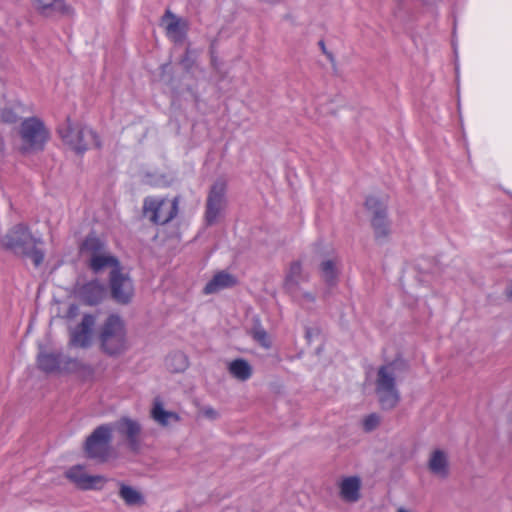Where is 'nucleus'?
Masks as SVG:
<instances>
[{
  "label": "nucleus",
  "instance_id": "nucleus-16",
  "mask_svg": "<svg viewBox=\"0 0 512 512\" xmlns=\"http://www.w3.org/2000/svg\"><path fill=\"white\" fill-rule=\"evenodd\" d=\"M34 9L44 17L71 16L72 8L65 0H32Z\"/></svg>",
  "mask_w": 512,
  "mask_h": 512
},
{
  "label": "nucleus",
  "instance_id": "nucleus-35",
  "mask_svg": "<svg viewBox=\"0 0 512 512\" xmlns=\"http://www.w3.org/2000/svg\"><path fill=\"white\" fill-rule=\"evenodd\" d=\"M301 300L303 303H314L315 295L312 292H303L301 294Z\"/></svg>",
  "mask_w": 512,
  "mask_h": 512
},
{
  "label": "nucleus",
  "instance_id": "nucleus-4",
  "mask_svg": "<svg viewBox=\"0 0 512 512\" xmlns=\"http://www.w3.org/2000/svg\"><path fill=\"white\" fill-rule=\"evenodd\" d=\"M82 254L87 257L89 268L96 274L109 269H120L118 259L106 248L105 244L96 237H87L81 246Z\"/></svg>",
  "mask_w": 512,
  "mask_h": 512
},
{
  "label": "nucleus",
  "instance_id": "nucleus-10",
  "mask_svg": "<svg viewBox=\"0 0 512 512\" xmlns=\"http://www.w3.org/2000/svg\"><path fill=\"white\" fill-rule=\"evenodd\" d=\"M227 207L226 183L217 180L210 188L206 200L204 220L207 226L216 224Z\"/></svg>",
  "mask_w": 512,
  "mask_h": 512
},
{
  "label": "nucleus",
  "instance_id": "nucleus-2",
  "mask_svg": "<svg viewBox=\"0 0 512 512\" xmlns=\"http://www.w3.org/2000/svg\"><path fill=\"white\" fill-rule=\"evenodd\" d=\"M39 242L32 236L28 227L23 224L13 226L1 240L5 249L29 257L36 267L44 260L43 251L36 248V244Z\"/></svg>",
  "mask_w": 512,
  "mask_h": 512
},
{
  "label": "nucleus",
  "instance_id": "nucleus-31",
  "mask_svg": "<svg viewBox=\"0 0 512 512\" xmlns=\"http://www.w3.org/2000/svg\"><path fill=\"white\" fill-rule=\"evenodd\" d=\"M380 424V417L376 414H370L363 420V428L366 432H371Z\"/></svg>",
  "mask_w": 512,
  "mask_h": 512
},
{
  "label": "nucleus",
  "instance_id": "nucleus-13",
  "mask_svg": "<svg viewBox=\"0 0 512 512\" xmlns=\"http://www.w3.org/2000/svg\"><path fill=\"white\" fill-rule=\"evenodd\" d=\"M65 476L78 488L83 490L101 489L106 480L100 475H89L84 467L80 465L73 466L65 472Z\"/></svg>",
  "mask_w": 512,
  "mask_h": 512
},
{
  "label": "nucleus",
  "instance_id": "nucleus-6",
  "mask_svg": "<svg viewBox=\"0 0 512 512\" xmlns=\"http://www.w3.org/2000/svg\"><path fill=\"white\" fill-rule=\"evenodd\" d=\"M178 205V197H175L173 200L147 197L143 203V215L154 224L164 225L176 217Z\"/></svg>",
  "mask_w": 512,
  "mask_h": 512
},
{
  "label": "nucleus",
  "instance_id": "nucleus-37",
  "mask_svg": "<svg viewBox=\"0 0 512 512\" xmlns=\"http://www.w3.org/2000/svg\"><path fill=\"white\" fill-rule=\"evenodd\" d=\"M76 311H77V307L74 305H71L69 308V312H68L69 316L70 317L74 316L76 314Z\"/></svg>",
  "mask_w": 512,
  "mask_h": 512
},
{
  "label": "nucleus",
  "instance_id": "nucleus-28",
  "mask_svg": "<svg viewBox=\"0 0 512 512\" xmlns=\"http://www.w3.org/2000/svg\"><path fill=\"white\" fill-rule=\"evenodd\" d=\"M360 481L356 477L343 480L341 494L348 501H356L359 498Z\"/></svg>",
  "mask_w": 512,
  "mask_h": 512
},
{
  "label": "nucleus",
  "instance_id": "nucleus-12",
  "mask_svg": "<svg viewBox=\"0 0 512 512\" xmlns=\"http://www.w3.org/2000/svg\"><path fill=\"white\" fill-rule=\"evenodd\" d=\"M126 441L132 451H138L141 444L142 427L140 423L129 417H122L111 426Z\"/></svg>",
  "mask_w": 512,
  "mask_h": 512
},
{
  "label": "nucleus",
  "instance_id": "nucleus-3",
  "mask_svg": "<svg viewBox=\"0 0 512 512\" xmlns=\"http://www.w3.org/2000/svg\"><path fill=\"white\" fill-rule=\"evenodd\" d=\"M100 349L108 356H119L128 349L126 329L118 315H110L99 327Z\"/></svg>",
  "mask_w": 512,
  "mask_h": 512
},
{
  "label": "nucleus",
  "instance_id": "nucleus-8",
  "mask_svg": "<svg viewBox=\"0 0 512 512\" xmlns=\"http://www.w3.org/2000/svg\"><path fill=\"white\" fill-rule=\"evenodd\" d=\"M317 254L323 257L319 264V275L327 288H333L338 284L341 262L334 251L328 245L318 242L314 245Z\"/></svg>",
  "mask_w": 512,
  "mask_h": 512
},
{
  "label": "nucleus",
  "instance_id": "nucleus-25",
  "mask_svg": "<svg viewBox=\"0 0 512 512\" xmlns=\"http://www.w3.org/2000/svg\"><path fill=\"white\" fill-rule=\"evenodd\" d=\"M38 367L44 372H55L61 370L62 356L60 354L41 352L37 358Z\"/></svg>",
  "mask_w": 512,
  "mask_h": 512
},
{
  "label": "nucleus",
  "instance_id": "nucleus-17",
  "mask_svg": "<svg viewBox=\"0 0 512 512\" xmlns=\"http://www.w3.org/2000/svg\"><path fill=\"white\" fill-rule=\"evenodd\" d=\"M163 21L166 23L167 35L174 42H182L188 30L187 21L177 17L171 11L167 10L163 16Z\"/></svg>",
  "mask_w": 512,
  "mask_h": 512
},
{
  "label": "nucleus",
  "instance_id": "nucleus-29",
  "mask_svg": "<svg viewBox=\"0 0 512 512\" xmlns=\"http://www.w3.org/2000/svg\"><path fill=\"white\" fill-rule=\"evenodd\" d=\"M250 335L256 342H258L265 349H269L271 347V340L267 332L261 327L259 322H257L251 329Z\"/></svg>",
  "mask_w": 512,
  "mask_h": 512
},
{
  "label": "nucleus",
  "instance_id": "nucleus-24",
  "mask_svg": "<svg viewBox=\"0 0 512 512\" xmlns=\"http://www.w3.org/2000/svg\"><path fill=\"white\" fill-rule=\"evenodd\" d=\"M370 222L373 228L375 240L380 244L386 243L391 235V223L388 216L371 218Z\"/></svg>",
  "mask_w": 512,
  "mask_h": 512
},
{
  "label": "nucleus",
  "instance_id": "nucleus-9",
  "mask_svg": "<svg viewBox=\"0 0 512 512\" xmlns=\"http://www.w3.org/2000/svg\"><path fill=\"white\" fill-rule=\"evenodd\" d=\"M112 440V428L109 425L98 426L86 439L84 450L88 458L105 461L109 455Z\"/></svg>",
  "mask_w": 512,
  "mask_h": 512
},
{
  "label": "nucleus",
  "instance_id": "nucleus-15",
  "mask_svg": "<svg viewBox=\"0 0 512 512\" xmlns=\"http://www.w3.org/2000/svg\"><path fill=\"white\" fill-rule=\"evenodd\" d=\"M95 322L96 319L93 315H84L80 324L70 332L69 345L78 348H88L91 344Z\"/></svg>",
  "mask_w": 512,
  "mask_h": 512
},
{
  "label": "nucleus",
  "instance_id": "nucleus-19",
  "mask_svg": "<svg viewBox=\"0 0 512 512\" xmlns=\"http://www.w3.org/2000/svg\"><path fill=\"white\" fill-rule=\"evenodd\" d=\"M428 468L434 475L446 478L449 474V463L446 452L440 449L433 451L428 461Z\"/></svg>",
  "mask_w": 512,
  "mask_h": 512
},
{
  "label": "nucleus",
  "instance_id": "nucleus-38",
  "mask_svg": "<svg viewBox=\"0 0 512 512\" xmlns=\"http://www.w3.org/2000/svg\"><path fill=\"white\" fill-rule=\"evenodd\" d=\"M426 5L435 4L438 0H423Z\"/></svg>",
  "mask_w": 512,
  "mask_h": 512
},
{
  "label": "nucleus",
  "instance_id": "nucleus-5",
  "mask_svg": "<svg viewBox=\"0 0 512 512\" xmlns=\"http://www.w3.org/2000/svg\"><path fill=\"white\" fill-rule=\"evenodd\" d=\"M58 133L63 142L78 154L91 147H100L98 136L93 130L78 124L73 125L70 118L58 128Z\"/></svg>",
  "mask_w": 512,
  "mask_h": 512
},
{
  "label": "nucleus",
  "instance_id": "nucleus-7",
  "mask_svg": "<svg viewBox=\"0 0 512 512\" xmlns=\"http://www.w3.org/2000/svg\"><path fill=\"white\" fill-rule=\"evenodd\" d=\"M23 152H37L43 150L48 141L49 132L42 121L32 117L25 119L20 126Z\"/></svg>",
  "mask_w": 512,
  "mask_h": 512
},
{
  "label": "nucleus",
  "instance_id": "nucleus-36",
  "mask_svg": "<svg viewBox=\"0 0 512 512\" xmlns=\"http://www.w3.org/2000/svg\"><path fill=\"white\" fill-rule=\"evenodd\" d=\"M505 295L507 299L512 303V282L506 288Z\"/></svg>",
  "mask_w": 512,
  "mask_h": 512
},
{
  "label": "nucleus",
  "instance_id": "nucleus-27",
  "mask_svg": "<svg viewBox=\"0 0 512 512\" xmlns=\"http://www.w3.org/2000/svg\"><path fill=\"white\" fill-rule=\"evenodd\" d=\"M119 496L128 506H138L144 503L142 494L137 489L125 484L120 485Z\"/></svg>",
  "mask_w": 512,
  "mask_h": 512
},
{
  "label": "nucleus",
  "instance_id": "nucleus-26",
  "mask_svg": "<svg viewBox=\"0 0 512 512\" xmlns=\"http://www.w3.org/2000/svg\"><path fill=\"white\" fill-rule=\"evenodd\" d=\"M229 373L240 381L248 380L252 375L251 365L244 359H235L228 365Z\"/></svg>",
  "mask_w": 512,
  "mask_h": 512
},
{
  "label": "nucleus",
  "instance_id": "nucleus-23",
  "mask_svg": "<svg viewBox=\"0 0 512 512\" xmlns=\"http://www.w3.org/2000/svg\"><path fill=\"white\" fill-rule=\"evenodd\" d=\"M365 208L371 218L386 217L387 215V199L385 197L368 196L365 201Z\"/></svg>",
  "mask_w": 512,
  "mask_h": 512
},
{
  "label": "nucleus",
  "instance_id": "nucleus-14",
  "mask_svg": "<svg viewBox=\"0 0 512 512\" xmlns=\"http://www.w3.org/2000/svg\"><path fill=\"white\" fill-rule=\"evenodd\" d=\"M76 295L86 305L94 306L100 304L107 297V290L103 283L91 280L79 284L76 288Z\"/></svg>",
  "mask_w": 512,
  "mask_h": 512
},
{
  "label": "nucleus",
  "instance_id": "nucleus-22",
  "mask_svg": "<svg viewBox=\"0 0 512 512\" xmlns=\"http://www.w3.org/2000/svg\"><path fill=\"white\" fill-rule=\"evenodd\" d=\"M68 373H77L86 378L93 375V368L82 361L69 357H62L61 370Z\"/></svg>",
  "mask_w": 512,
  "mask_h": 512
},
{
  "label": "nucleus",
  "instance_id": "nucleus-20",
  "mask_svg": "<svg viewBox=\"0 0 512 512\" xmlns=\"http://www.w3.org/2000/svg\"><path fill=\"white\" fill-rule=\"evenodd\" d=\"M150 415L156 423L164 427L168 426L170 422H178L180 420L177 413L164 409L159 397L154 398Z\"/></svg>",
  "mask_w": 512,
  "mask_h": 512
},
{
  "label": "nucleus",
  "instance_id": "nucleus-21",
  "mask_svg": "<svg viewBox=\"0 0 512 512\" xmlns=\"http://www.w3.org/2000/svg\"><path fill=\"white\" fill-rule=\"evenodd\" d=\"M236 284V279L233 275L220 271L204 287L205 294L217 293L223 289L233 287Z\"/></svg>",
  "mask_w": 512,
  "mask_h": 512
},
{
  "label": "nucleus",
  "instance_id": "nucleus-1",
  "mask_svg": "<svg viewBox=\"0 0 512 512\" xmlns=\"http://www.w3.org/2000/svg\"><path fill=\"white\" fill-rule=\"evenodd\" d=\"M404 369L405 365L399 361H393L379 367L375 380V393L382 409L392 410L398 405L400 392L396 381L400 372Z\"/></svg>",
  "mask_w": 512,
  "mask_h": 512
},
{
  "label": "nucleus",
  "instance_id": "nucleus-11",
  "mask_svg": "<svg viewBox=\"0 0 512 512\" xmlns=\"http://www.w3.org/2000/svg\"><path fill=\"white\" fill-rule=\"evenodd\" d=\"M109 288L111 298L118 304L131 302L134 295L133 282L122 267L109 272Z\"/></svg>",
  "mask_w": 512,
  "mask_h": 512
},
{
  "label": "nucleus",
  "instance_id": "nucleus-32",
  "mask_svg": "<svg viewBox=\"0 0 512 512\" xmlns=\"http://www.w3.org/2000/svg\"><path fill=\"white\" fill-rule=\"evenodd\" d=\"M181 63L186 70H190L194 64V58L191 55L189 48L186 49L185 55L183 56Z\"/></svg>",
  "mask_w": 512,
  "mask_h": 512
},
{
  "label": "nucleus",
  "instance_id": "nucleus-30",
  "mask_svg": "<svg viewBox=\"0 0 512 512\" xmlns=\"http://www.w3.org/2000/svg\"><path fill=\"white\" fill-rule=\"evenodd\" d=\"M168 368L175 372L183 371L188 366V361L183 353H175L166 359Z\"/></svg>",
  "mask_w": 512,
  "mask_h": 512
},
{
  "label": "nucleus",
  "instance_id": "nucleus-18",
  "mask_svg": "<svg viewBox=\"0 0 512 512\" xmlns=\"http://www.w3.org/2000/svg\"><path fill=\"white\" fill-rule=\"evenodd\" d=\"M308 274L303 271L302 263L296 260L290 263L284 279V287L289 293H295L302 281H308Z\"/></svg>",
  "mask_w": 512,
  "mask_h": 512
},
{
  "label": "nucleus",
  "instance_id": "nucleus-33",
  "mask_svg": "<svg viewBox=\"0 0 512 512\" xmlns=\"http://www.w3.org/2000/svg\"><path fill=\"white\" fill-rule=\"evenodd\" d=\"M200 413L208 418V419H211V420H215L218 418V412L213 409L212 407H209V406H206V407H202L200 409Z\"/></svg>",
  "mask_w": 512,
  "mask_h": 512
},
{
  "label": "nucleus",
  "instance_id": "nucleus-34",
  "mask_svg": "<svg viewBox=\"0 0 512 512\" xmlns=\"http://www.w3.org/2000/svg\"><path fill=\"white\" fill-rule=\"evenodd\" d=\"M320 334V330L317 327H308L306 328L305 336L308 341H311V339L314 336H318Z\"/></svg>",
  "mask_w": 512,
  "mask_h": 512
}]
</instances>
